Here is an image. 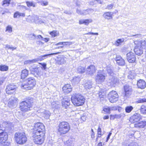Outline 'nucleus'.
Returning a JSON list of instances; mask_svg holds the SVG:
<instances>
[{"instance_id":"1","label":"nucleus","mask_w":146,"mask_h":146,"mask_svg":"<svg viewBox=\"0 0 146 146\" xmlns=\"http://www.w3.org/2000/svg\"><path fill=\"white\" fill-rule=\"evenodd\" d=\"M34 102L33 98L29 97L26 100L20 103L19 108L23 112H27L31 110V108L33 106Z\"/></svg>"},{"instance_id":"2","label":"nucleus","mask_w":146,"mask_h":146,"mask_svg":"<svg viewBox=\"0 0 146 146\" xmlns=\"http://www.w3.org/2000/svg\"><path fill=\"white\" fill-rule=\"evenodd\" d=\"M71 100L73 104L76 106L83 105L85 102V98L82 95L74 94L72 95Z\"/></svg>"},{"instance_id":"3","label":"nucleus","mask_w":146,"mask_h":146,"mask_svg":"<svg viewBox=\"0 0 146 146\" xmlns=\"http://www.w3.org/2000/svg\"><path fill=\"white\" fill-rule=\"evenodd\" d=\"M36 84V81L34 78L30 77L21 85V88L26 90H30L33 88Z\"/></svg>"},{"instance_id":"4","label":"nucleus","mask_w":146,"mask_h":146,"mask_svg":"<svg viewBox=\"0 0 146 146\" xmlns=\"http://www.w3.org/2000/svg\"><path fill=\"white\" fill-rule=\"evenodd\" d=\"M45 133V129L43 124L41 123H37L35 124V128L33 134L34 136L36 135H44Z\"/></svg>"},{"instance_id":"5","label":"nucleus","mask_w":146,"mask_h":146,"mask_svg":"<svg viewBox=\"0 0 146 146\" xmlns=\"http://www.w3.org/2000/svg\"><path fill=\"white\" fill-rule=\"evenodd\" d=\"M15 138L16 142L19 144H23L27 141V138L25 133L23 132H18L15 133Z\"/></svg>"},{"instance_id":"6","label":"nucleus","mask_w":146,"mask_h":146,"mask_svg":"<svg viewBox=\"0 0 146 146\" xmlns=\"http://www.w3.org/2000/svg\"><path fill=\"white\" fill-rule=\"evenodd\" d=\"M58 132L61 135L66 133L70 129V126L69 123L65 121H63L60 123L58 125Z\"/></svg>"},{"instance_id":"7","label":"nucleus","mask_w":146,"mask_h":146,"mask_svg":"<svg viewBox=\"0 0 146 146\" xmlns=\"http://www.w3.org/2000/svg\"><path fill=\"white\" fill-rule=\"evenodd\" d=\"M108 97L110 102L113 103L118 100L119 96L116 91L113 90L109 93Z\"/></svg>"},{"instance_id":"8","label":"nucleus","mask_w":146,"mask_h":146,"mask_svg":"<svg viewBox=\"0 0 146 146\" xmlns=\"http://www.w3.org/2000/svg\"><path fill=\"white\" fill-rule=\"evenodd\" d=\"M124 88L125 93L124 94V98L127 100L130 96L132 92V89L131 86L128 85L124 86Z\"/></svg>"},{"instance_id":"9","label":"nucleus","mask_w":146,"mask_h":146,"mask_svg":"<svg viewBox=\"0 0 146 146\" xmlns=\"http://www.w3.org/2000/svg\"><path fill=\"white\" fill-rule=\"evenodd\" d=\"M34 137V134H33V137L34 142L37 144H41L43 142L44 140V135H36Z\"/></svg>"},{"instance_id":"10","label":"nucleus","mask_w":146,"mask_h":146,"mask_svg":"<svg viewBox=\"0 0 146 146\" xmlns=\"http://www.w3.org/2000/svg\"><path fill=\"white\" fill-rule=\"evenodd\" d=\"M105 74L101 71H99L96 76V82H104L105 79Z\"/></svg>"},{"instance_id":"11","label":"nucleus","mask_w":146,"mask_h":146,"mask_svg":"<svg viewBox=\"0 0 146 146\" xmlns=\"http://www.w3.org/2000/svg\"><path fill=\"white\" fill-rule=\"evenodd\" d=\"M96 69L94 65H91L88 66L86 70V72L87 74L92 76L96 72Z\"/></svg>"},{"instance_id":"12","label":"nucleus","mask_w":146,"mask_h":146,"mask_svg":"<svg viewBox=\"0 0 146 146\" xmlns=\"http://www.w3.org/2000/svg\"><path fill=\"white\" fill-rule=\"evenodd\" d=\"M127 59L130 63H133L135 62L136 60L135 54L132 52H130L127 54Z\"/></svg>"},{"instance_id":"13","label":"nucleus","mask_w":146,"mask_h":146,"mask_svg":"<svg viewBox=\"0 0 146 146\" xmlns=\"http://www.w3.org/2000/svg\"><path fill=\"white\" fill-rule=\"evenodd\" d=\"M141 116L139 114L136 113L130 117L129 121L133 123L137 122L141 119Z\"/></svg>"},{"instance_id":"14","label":"nucleus","mask_w":146,"mask_h":146,"mask_svg":"<svg viewBox=\"0 0 146 146\" xmlns=\"http://www.w3.org/2000/svg\"><path fill=\"white\" fill-rule=\"evenodd\" d=\"M8 137L7 133L2 129H0V142H5Z\"/></svg>"},{"instance_id":"15","label":"nucleus","mask_w":146,"mask_h":146,"mask_svg":"<svg viewBox=\"0 0 146 146\" xmlns=\"http://www.w3.org/2000/svg\"><path fill=\"white\" fill-rule=\"evenodd\" d=\"M17 99L13 96H12L9 99L8 102V105L10 108H12L16 106L17 104Z\"/></svg>"},{"instance_id":"16","label":"nucleus","mask_w":146,"mask_h":146,"mask_svg":"<svg viewBox=\"0 0 146 146\" xmlns=\"http://www.w3.org/2000/svg\"><path fill=\"white\" fill-rule=\"evenodd\" d=\"M17 87L16 86L13 84L7 85L5 90L6 93L8 94L13 93L15 91Z\"/></svg>"},{"instance_id":"17","label":"nucleus","mask_w":146,"mask_h":146,"mask_svg":"<svg viewBox=\"0 0 146 146\" xmlns=\"http://www.w3.org/2000/svg\"><path fill=\"white\" fill-rule=\"evenodd\" d=\"M70 98L67 97H65L62 100V106L65 108H67L70 105Z\"/></svg>"},{"instance_id":"18","label":"nucleus","mask_w":146,"mask_h":146,"mask_svg":"<svg viewBox=\"0 0 146 146\" xmlns=\"http://www.w3.org/2000/svg\"><path fill=\"white\" fill-rule=\"evenodd\" d=\"M134 44L140 48H145L146 46V41L145 40H136L134 42Z\"/></svg>"},{"instance_id":"19","label":"nucleus","mask_w":146,"mask_h":146,"mask_svg":"<svg viewBox=\"0 0 146 146\" xmlns=\"http://www.w3.org/2000/svg\"><path fill=\"white\" fill-rule=\"evenodd\" d=\"M118 81V80L116 78H115L114 76H110V79H109L108 82L110 84V86H114L115 84Z\"/></svg>"},{"instance_id":"20","label":"nucleus","mask_w":146,"mask_h":146,"mask_svg":"<svg viewBox=\"0 0 146 146\" xmlns=\"http://www.w3.org/2000/svg\"><path fill=\"white\" fill-rule=\"evenodd\" d=\"M115 60L117 64L119 66H123L125 64L124 60L119 55L117 56L115 58Z\"/></svg>"},{"instance_id":"21","label":"nucleus","mask_w":146,"mask_h":146,"mask_svg":"<svg viewBox=\"0 0 146 146\" xmlns=\"http://www.w3.org/2000/svg\"><path fill=\"white\" fill-rule=\"evenodd\" d=\"M137 85L139 88L144 89L146 87V83L143 80L140 79L137 81Z\"/></svg>"},{"instance_id":"22","label":"nucleus","mask_w":146,"mask_h":146,"mask_svg":"<svg viewBox=\"0 0 146 146\" xmlns=\"http://www.w3.org/2000/svg\"><path fill=\"white\" fill-rule=\"evenodd\" d=\"M66 58L62 56L58 57L56 60V63L58 65H61L66 62Z\"/></svg>"},{"instance_id":"23","label":"nucleus","mask_w":146,"mask_h":146,"mask_svg":"<svg viewBox=\"0 0 146 146\" xmlns=\"http://www.w3.org/2000/svg\"><path fill=\"white\" fill-rule=\"evenodd\" d=\"M63 91L66 93H69L72 91V87L69 84H65L62 88Z\"/></svg>"},{"instance_id":"24","label":"nucleus","mask_w":146,"mask_h":146,"mask_svg":"<svg viewBox=\"0 0 146 146\" xmlns=\"http://www.w3.org/2000/svg\"><path fill=\"white\" fill-rule=\"evenodd\" d=\"M146 125V121H142L135 124V127L140 128H144Z\"/></svg>"},{"instance_id":"25","label":"nucleus","mask_w":146,"mask_h":146,"mask_svg":"<svg viewBox=\"0 0 146 146\" xmlns=\"http://www.w3.org/2000/svg\"><path fill=\"white\" fill-rule=\"evenodd\" d=\"M142 48H140L138 46L136 45L134 49V51L135 54L138 55H141L143 54Z\"/></svg>"},{"instance_id":"26","label":"nucleus","mask_w":146,"mask_h":146,"mask_svg":"<svg viewBox=\"0 0 146 146\" xmlns=\"http://www.w3.org/2000/svg\"><path fill=\"white\" fill-rule=\"evenodd\" d=\"M92 19H81L79 20V23L80 24H84L85 25H88L90 23H92Z\"/></svg>"},{"instance_id":"27","label":"nucleus","mask_w":146,"mask_h":146,"mask_svg":"<svg viewBox=\"0 0 146 146\" xmlns=\"http://www.w3.org/2000/svg\"><path fill=\"white\" fill-rule=\"evenodd\" d=\"M103 17L105 19L110 20L112 19L111 12H107L104 13L103 15Z\"/></svg>"},{"instance_id":"28","label":"nucleus","mask_w":146,"mask_h":146,"mask_svg":"<svg viewBox=\"0 0 146 146\" xmlns=\"http://www.w3.org/2000/svg\"><path fill=\"white\" fill-rule=\"evenodd\" d=\"M29 71L26 69L22 70L21 74V78L24 79L28 75Z\"/></svg>"},{"instance_id":"29","label":"nucleus","mask_w":146,"mask_h":146,"mask_svg":"<svg viewBox=\"0 0 146 146\" xmlns=\"http://www.w3.org/2000/svg\"><path fill=\"white\" fill-rule=\"evenodd\" d=\"M58 53H59V52L52 53L44 55H42L39 57V60L40 61H42V60H44V59H46V58L48 57V56L57 54Z\"/></svg>"},{"instance_id":"30","label":"nucleus","mask_w":146,"mask_h":146,"mask_svg":"<svg viewBox=\"0 0 146 146\" xmlns=\"http://www.w3.org/2000/svg\"><path fill=\"white\" fill-rule=\"evenodd\" d=\"M84 86L86 89L91 88L92 87V82L90 80L88 81L85 83Z\"/></svg>"},{"instance_id":"31","label":"nucleus","mask_w":146,"mask_h":146,"mask_svg":"<svg viewBox=\"0 0 146 146\" xmlns=\"http://www.w3.org/2000/svg\"><path fill=\"white\" fill-rule=\"evenodd\" d=\"M106 71L108 74L110 75V76H112L114 75V73L112 70L110 66H107L106 67Z\"/></svg>"},{"instance_id":"32","label":"nucleus","mask_w":146,"mask_h":146,"mask_svg":"<svg viewBox=\"0 0 146 146\" xmlns=\"http://www.w3.org/2000/svg\"><path fill=\"white\" fill-rule=\"evenodd\" d=\"M17 8L20 10L21 11H24L28 9L26 6L21 5H18L17 6Z\"/></svg>"},{"instance_id":"33","label":"nucleus","mask_w":146,"mask_h":146,"mask_svg":"<svg viewBox=\"0 0 146 146\" xmlns=\"http://www.w3.org/2000/svg\"><path fill=\"white\" fill-rule=\"evenodd\" d=\"M98 95L100 100H103L105 97L106 93L103 91L100 92Z\"/></svg>"},{"instance_id":"34","label":"nucleus","mask_w":146,"mask_h":146,"mask_svg":"<svg viewBox=\"0 0 146 146\" xmlns=\"http://www.w3.org/2000/svg\"><path fill=\"white\" fill-rule=\"evenodd\" d=\"M136 74L134 72L130 71L128 76V78L129 79H133L134 78Z\"/></svg>"},{"instance_id":"35","label":"nucleus","mask_w":146,"mask_h":146,"mask_svg":"<svg viewBox=\"0 0 146 146\" xmlns=\"http://www.w3.org/2000/svg\"><path fill=\"white\" fill-rule=\"evenodd\" d=\"M11 0H3L2 1V5L5 7L8 6L10 4Z\"/></svg>"},{"instance_id":"36","label":"nucleus","mask_w":146,"mask_h":146,"mask_svg":"<svg viewBox=\"0 0 146 146\" xmlns=\"http://www.w3.org/2000/svg\"><path fill=\"white\" fill-rule=\"evenodd\" d=\"M124 41V39L123 38L118 39L115 42V44L116 46H119V45L122 43Z\"/></svg>"},{"instance_id":"37","label":"nucleus","mask_w":146,"mask_h":146,"mask_svg":"<svg viewBox=\"0 0 146 146\" xmlns=\"http://www.w3.org/2000/svg\"><path fill=\"white\" fill-rule=\"evenodd\" d=\"M50 113L48 111H45L42 113V115L43 117L46 119L48 118L50 115Z\"/></svg>"},{"instance_id":"38","label":"nucleus","mask_w":146,"mask_h":146,"mask_svg":"<svg viewBox=\"0 0 146 146\" xmlns=\"http://www.w3.org/2000/svg\"><path fill=\"white\" fill-rule=\"evenodd\" d=\"M8 69V67L5 65H0V70L2 71H6Z\"/></svg>"},{"instance_id":"39","label":"nucleus","mask_w":146,"mask_h":146,"mask_svg":"<svg viewBox=\"0 0 146 146\" xmlns=\"http://www.w3.org/2000/svg\"><path fill=\"white\" fill-rule=\"evenodd\" d=\"M26 3L28 7L32 6L35 7L36 6V3H34L33 2L27 1L26 2Z\"/></svg>"},{"instance_id":"40","label":"nucleus","mask_w":146,"mask_h":146,"mask_svg":"<svg viewBox=\"0 0 146 146\" xmlns=\"http://www.w3.org/2000/svg\"><path fill=\"white\" fill-rule=\"evenodd\" d=\"M65 146H74L72 141L70 140H68L64 143Z\"/></svg>"},{"instance_id":"41","label":"nucleus","mask_w":146,"mask_h":146,"mask_svg":"<svg viewBox=\"0 0 146 146\" xmlns=\"http://www.w3.org/2000/svg\"><path fill=\"white\" fill-rule=\"evenodd\" d=\"M141 112L144 114H146V105H142L140 109Z\"/></svg>"},{"instance_id":"42","label":"nucleus","mask_w":146,"mask_h":146,"mask_svg":"<svg viewBox=\"0 0 146 146\" xmlns=\"http://www.w3.org/2000/svg\"><path fill=\"white\" fill-rule=\"evenodd\" d=\"M38 61V59H33L31 60H27L25 61L24 64H30L32 63Z\"/></svg>"},{"instance_id":"43","label":"nucleus","mask_w":146,"mask_h":146,"mask_svg":"<svg viewBox=\"0 0 146 146\" xmlns=\"http://www.w3.org/2000/svg\"><path fill=\"white\" fill-rule=\"evenodd\" d=\"M133 108L132 106H127L125 108V111L127 113L130 112L133 110Z\"/></svg>"},{"instance_id":"44","label":"nucleus","mask_w":146,"mask_h":146,"mask_svg":"<svg viewBox=\"0 0 146 146\" xmlns=\"http://www.w3.org/2000/svg\"><path fill=\"white\" fill-rule=\"evenodd\" d=\"M77 71L80 73H84L85 71V68L84 67L80 66L77 68Z\"/></svg>"},{"instance_id":"45","label":"nucleus","mask_w":146,"mask_h":146,"mask_svg":"<svg viewBox=\"0 0 146 146\" xmlns=\"http://www.w3.org/2000/svg\"><path fill=\"white\" fill-rule=\"evenodd\" d=\"M92 11V10L90 9H88L86 10H83L82 11V15H86L89 14Z\"/></svg>"},{"instance_id":"46","label":"nucleus","mask_w":146,"mask_h":146,"mask_svg":"<svg viewBox=\"0 0 146 146\" xmlns=\"http://www.w3.org/2000/svg\"><path fill=\"white\" fill-rule=\"evenodd\" d=\"M80 81V78L78 76L74 77L72 81L75 82L76 84L78 83Z\"/></svg>"},{"instance_id":"47","label":"nucleus","mask_w":146,"mask_h":146,"mask_svg":"<svg viewBox=\"0 0 146 146\" xmlns=\"http://www.w3.org/2000/svg\"><path fill=\"white\" fill-rule=\"evenodd\" d=\"M8 31L9 33H11L12 31V28L10 25H8L6 27L5 31Z\"/></svg>"},{"instance_id":"48","label":"nucleus","mask_w":146,"mask_h":146,"mask_svg":"<svg viewBox=\"0 0 146 146\" xmlns=\"http://www.w3.org/2000/svg\"><path fill=\"white\" fill-rule=\"evenodd\" d=\"M51 105L53 108L57 109L59 107V105L58 104H56L55 102H53L52 103Z\"/></svg>"},{"instance_id":"49","label":"nucleus","mask_w":146,"mask_h":146,"mask_svg":"<svg viewBox=\"0 0 146 146\" xmlns=\"http://www.w3.org/2000/svg\"><path fill=\"white\" fill-rule=\"evenodd\" d=\"M57 31H53L50 33V34L53 37H55L56 36H57Z\"/></svg>"},{"instance_id":"50","label":"nucleus","mask_w":146,"mask_h":146,"mask_svg":"<svg viewBox=\"0 0 146 146\" xmlns=\"http://www.w3.org/2000/svg\"><path fill=\"white\" fill-rule=\"evenodd\" d=\"M29 37L31 40H34L36 39V35L34 34H31L29 35Z\"/></svg>"},{"instance_id":"51","label":"nucleus","mask_w":146,"mask_h":146,"mask_svg":"<svg viewBox=\"0 0 146 146\" xmlns=\"http://www.w3.org/2000/svg\"><path fill=\"white\" fill-rule=\"evenodd\" d=\"M20 12L17 11L14 14L13 17L14 18H19L20 17Z\"/></svg>"},{"instance_id":"52","label":"nucleus","mask_w":146,"mask_h":146,"mask_svg":"<svg viewBox=\"0 0 146 146\" xmlns=\"http://www.w3.org/2000/svg\"><path fill=\"white\" fill-rule=\"evenodd\" d=\"M103 110L107 113L109 114L110 113V109L109 107H107L104 108Z\"/></svg>"},{"instance_id":"53","label":"nucleus","mask_w":146,"mask_h":146,"mask_svg":"<svg viewBox=\"0 0 146 146\" xmlns=\"http://www.w3.org/2000/svg\"><path fill=\"white\" fill-rule=\"evenodd\" d=\"M5 48H7L8 49H11L12 50H15L16 49V47H13L12 46H11V45H9L8 44H6L5 45Z\"/></svg>"},{"instance_id":"54","label":"nucleus","mask_w":146,"mask_h":146,"mask_svg":"<svg viewBox=\"0 0 146 146\" xmlns=\"http://www.w3.org/2000/svg\"><path fill=\"white\" fill-rule=\"evenodd\" d=\"M33 17L34 18V19L33 22L36 23L39 18L38 16L35 15H33Z\"/></svg>"},{"instance_id":"55","label":"nucleus","mask_w":146,"mask_h":146,"mask_svg":"<svg viewBox=\"0 0 146 146\" xmlns=\"http://www.w3.org/2000/svg\"><path fill=\"white\" fill-rule=\"evenodd\" d=\"M98 135H99L100 136H101L103 134L102 133L101 128L100 127V126H99L98 129Z\"/></svg>"},{"instance_id":"56","label":"nucleus","mask_w":146,"mask_h":146,"mask_svg":"<svg viewBox=\"0 0 146 146\" xmlns=\"http://www.w3.org/2000/svg\"><path fill=\"white\" fill-rule=\"evenodd\" d=\"M8 125V122L5 121L2 123V126L3 127H7Z\"/></svg>"},{"instance_id":"57","label":"nucleus","mask_w":146,"mask_h":146,"mask_svg":"<svg viewBox=\"0 0 146 146\" xmlns=\"http://www.w3.org/2000/svg\"><path fill=\"white\" fill-rule=\"evenodd\" d=\"M126 146H138L137 144L135 142H132Z\"/></svg>"},{"instance_id":"58","label":"nucleus","mask_w":146,"mask_h":146,"mask_svg":"<svg viewBox=\"0 0 146 146\" xmlns=\"http://www.w3.org/2000/svg\"><path fill=\"white\" fill-rule=\"evenodd\" d=\"M144 102H146V98L140 99L138 101V102L139 103Z\"/></svg>"},{"instance_id":"59","label":"nucleus","mask_w":146,"mask_h":146,"mask_svg":"<svg viewBox=\"0 0 146 146\" xmlns=\"http://www.w3.org/2000/svg\"><path fill=\"white\" fill-rule=\"evenodd\" d=\"M4 143L3 144H1L0 146H9L10 143L7 142H4Z\"/></svg>"},{"instance_id":"60","label":"nucleus","mask_w":146,"mask_h":146,"mask_svg":"<svg viewBox=\"0 0 146 146\" xmlns=\"http://www.w3.org/2000/svg\"><path fill=\"white\" fill-rule=\"evenodd\" d=\"M113 7V5L112 4H110L108 5L106 8V9L110 10L112 9Z\"/></svg>"},{"instance_id":"61","label":"nucleus","mask_w":146,"mask_h":146,"mask_svg":"<svg viewBox=\"0 0 146 146\" xmlns=\"http://www.w3.org/2000/svg\"><path fill=\"white\" fill-rule=\"evenodd\" d=\"M44 23V22L43 20H42L41 19L39 18L38 20V21L36 23L38 24H41L42 23Z\"/></svg>"},{"instance_id":"62","label":"nucleus","mask_w":146,"mask_h":146,"mask_svg":"<svg viewBox=\"0 0 146 146\" xmlns=\"http://www.w3.org/2000/svg\"><path fill=\"white\" fill-rule=\"evenodd\" d=\"M64 45H70L72 44V42H64Z\"/></svg>"},{"instance_id":"63","label":"nucleus","mask_w":146,"mask_h":146,"mask_svg":"<svg viewBox=\"0 0 146 146\" xmlns=\"http://www.w3.org/2000/svg\"><path fill=\"white\" fill-rule=\"evenodd\" d=\"M85 35H98V33H94L92 32H89L88 33H86L85 34Z\"/></svg>"},{"instance_id":"64","label":"nucleus","mask_w":146,"mask_h":146,"mask_svg":"<svg viewBox=\"0 0 146 146\" xmlns=\"http://www.w3.org/2000/svg\"><path fill=\"white\" fill-rule=\"evenodd\" d=\"M43 38L42 37V36L40 35H38L37 36H36V39H41V40H43Z\"/></svg>"}]
</instances>
